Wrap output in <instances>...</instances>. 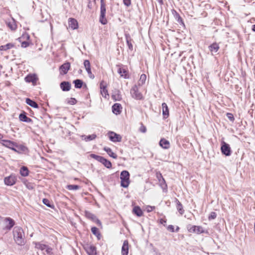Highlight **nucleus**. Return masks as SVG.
I'll use <instances>...</instances> for the list:
<instances>
[{"label":"nucleus","mask_w":255,"mask_h":255,"mask_svg":"<svg viewBox=\"0 0 255 255\" xmlns=\"http://www.w3.org/2000/svg\"><path fill=\"white\" fill-rule=\"evenodd\" d=\"M13 238L15 243L19 246L25 244V235L22 229L19 227H15L13 230Z\"/></svg>","instance_id":"nucleus-1"},{"label":"nucleus","mask_w":255,"mask_h":255,"mask_svg":"<svg viewBox=\"0 0 255 255\" xmlns=\"http://www.w3.org/2000/svg\"><path fill=\"white\" fill-rule=\"evenodd\" d=\"M121 185L123 187L127 188L129 184V173L128 171L124 170L120 175Z\"/></svg>","instance_id":"nucleus-2"},{"label":"nucleus","mask_w":255,"mask_h":255,"mask_svg":"<svg viewBox=\"0 0 255 255\" xmlns=\"http://www.w3.org/2000/svg\"><path fill=\"white\" fill-rule=\"evenodd\" d=\"M187 229L189 232L200 234L202 233L208 234L207 230H205L203 228L200 226L188 225Z\"/></svg>","instance_id":"nucleus-3"},{"label":"nucleus","mask_w":255,"mask_h":255,"mask_svg":"<svg viewBox=\"0 0 255 255\" xmlns=\"http://www.w3.org/2000/svg\"><path fill=\"white\" fill-rule=\"evenodd\" d=\"M221 152L223 154L229 156L231 155L232 150L230 146L224 141L221 142Z\"/></svg>","instance_id":"nucleus-4"},{"label":"nucleus","mask_w":255,"mask_h":255,"mask_svg":"<svg viewBox=\"0 0 255 255\" xmlns=\"http://www.w3.org/2000/svg\"><path fill=\"white\" fill-rule=\"evenodd\" d=\"M130 94L132 97L136 100H141L143 98L142 95L139 92L138 85H134L130 90Z\"/></svg>","instance_id":"nucleus-5"},{"label":"nucleus","mask_w":255,"mask_h":255,"mask_svg":"<svg viewBox=\"0 0 255 255\" xmlns=\"http://www.w3.org/2000/svg\"><path fill=\"white\" fill-rule=\"evenodd\" d=\"M108 135L109 139L114 142H121L122 141V137L121 135L114 131H109Z\"/></svg>","instance_id":"nucleus-6"},{"label":"nucleus","mask_w":255,"mask_h":255,"mask_svg":"<svg viewBox=\"0 0 255 255\" xmlns=\"http://www.w3.org/2000/svg\"><path fill=\"white\" fill-rule=\"evenodd\" d=\"M16 180V177L13 174H11L10 175L4 178V182L5 185L7 186H12L15 183Z\"/></svg>","instance_id":"nucleus-7"},{"label":"nucleus","mask_w":255,"mask_h":255,"mask_svg":"<svg viewBox=\"0 0 255 255\" xmlns=\"http://www.w3.org/2000/svg\"><path fill=\"white\" fill-rule=\"evenodd\" d=\"M84 65L89 75V77L91 79H93L94 78V76L92 74L91 70V64L90 61L88 60H85L84 61Z\"/></svg>","instance_id":"nucleus-8"},{"label":"nucleus","mask_w":255,"mask_h":255,"mask_svg":"<svg viewBox=\"0 0 255 255\" xmlns=\"http://www.w3.org/2000/svg\"><path fill=\"white\" fill-rule=\"evenodd\" d=\"M85 215L87 218L91 219L93 221L96 222L97 224H99L100 225H101V221L98 219H97L96 216L93 214L89 212L86 211Z\"/></svg>","instance_id":"nucleus-9"},{"label":"nucleus","mask_w":255,"mask_h":255,"mask_svg":"<svg viewBox=\"0 0 255 255\" xmlns=\"http://www.w3.org/2000/svg\"><path fill=\"white\" fill-rule=\"evenodd\" d=\"M4 221L5 224L4 228L6 230H10L14 225V221L9 218L5 219Z\"/></svg>","instance_id":"nucleus-10"},{"label":"nucleus","mask_w":255,"mask_h":255,"mask_svg":"<svg viewBox=\"0 0 255 255\" xmlns=\"http://www.w3.org/2000/svg\"><path fill=\"white\" fill-rule=\"evenodd\" d=\"M7 26L11 30H14L16 29L17 25L14 19L11 18L5 21Z\"/></svg>","instance_id":"nucleus-11"},{"label":"nucleus","mask_w":255,"mask_h":255,"mask_svg":"<svg viewBox=\"0 0 255 255\" xmlns=\"http://www.w3.org/2000/svg\"><path fill=\"white\" fill-rule=\"evenodd\" d=\"M122 107L120 104L116 103L112 106V111L114 114L118 115L121 114Z\"/></svg>","instance_id":"nucleus-12"},{"label":"nucleus","mask_w":255,"mask_h":255,"mask_svg":"<svg viewBox=\"0 0 255 255\" xmlns=\"http://www.w3.org/2000/svg\"><path fill=\"white\" fill-rule=\"evenodd\" d=\"M69 27L72 29L78 28V24L77 21L73 18H70L68 20Z\"/></svg>","instance_id":"nucleus-13"},{"label":"nucleus","mask_w":255,"mask_h":255,"mask_svg":"<svg viewBox=\"0 0 255 255\" xmlns=\"http://www.w3.org/2000/svg\"><path fill=\"white\" fill-rule=\"evenodd\" d=\"M70 64L69 62L65 63L60 67L61 73H62L63 74H67L70 69Z\"/></svg>","instance_id":"nucleus-14"},{"label":"nucleus","mask_w":255,"mask_h":255,"mask_svg":"<svg viewBox=\"0 0 255 255\" xmlns=\"http://www.w3.org/2000/svg\"><path fill=\"white\" fill-rule=\"evenodd\" d=\"M60 86L63 91H68L71 89V84L69 82H62L60 84Z\"/></svg>","instance_id":"nucleus-15"},{"label":"nucleus","mask_w":255,"mask_h":255,"mask_svg":"<svg viewBox=\"0 0 255 255\" xmlns=\"http://www.w3.org/2000/svg\"><path fill=\"white\" fill-rule=\"evenodd\" d=\"M128 241H124L122 248V255H128Z\"/></svg>","instance_id":"nucleus-16"},{"label":"nucleus","mask_w":255,"mask_h":255,"mask_svg":"<svg viewBox=\"0 0 255 255\" xmlns=\"http://www.w3.org/2000/svg\"><path fill=\"white\" fill-rule=\"evenodd\" d=\"M209 49L212 54L216 53L219 49V44L216 42L213 43L209 46Z\"/></svg>","instance_id":"nucleus-17"},{"label":"nucleus","mask_w":255,"mask_h":255,"mask_svg":"<svg viewBox=\"0 0 255 255\" xmlns=\"http://www.w3.org/2000/svg\"><path fill=\"white\" fill-rule=\"evenodd\" d=\"M159 145L164 149H168L170 147V143L169 141L164 139L161 138L159 141Z\"/></svg>","instance_id":"nucleus-18"},{"label":"nucleus","mask_w":255,"mask_h":255,"mask_svg":"<svg viewBox=\"0 0 255 255\" xmlns=\"http://www.w3.org/2000/svg\"><path fill=\"white\" fill-rule=\"evenodd\" d=\"M103 82H102L100 84L101 93L102 96L105 98H107L109 97L108 90L105 86L103 85Z\"/></svg>","instance_id":"nucleus-19"},{"label":"nucleus","mask_w":255,"mask_h":255,"mask_svg":"<svg viewBox=\"0 0 255 255\" xmlns=\"http://www.w3.org/2000/svg\"><path fill=\"white\" fill-rule=\"evenodd\" d=\"M172 13L173 14L174 18L177 20L180 24H184L183 20L179 14L174 9L172 10Z\"/></svg>","instance_id":"nucleus-20"},{"label":"nucleus","mask_w":255,"mask_h":255,"mask_svg":"<svg viewBox=\"0 0 255 255\" xmlns=\"http://www.w3.org/2000/svg\"><path fill=\"white\" fill-rule=\"evenodd\" d=\"M162 115L163 116L164 118L166 119L169 116L168 108L166 103H163L162 104Z\"/></svg>","instance_id":"nucleus-21"},{"label":"nucleus","mask_w":255,"mask_h":255,"mask_svg":"<svg viewBox=\"0 0 255 255\" xmlns=\"http://www.w3.org/2000/svg\"><path fill=\"white\" fill-rule=\"evenodd\" d=\"M97 137V135L95 134H92L91 135H82L81 136V137L82 140H84L86 141H89L92 140L96 138Z\"/></svg>","instance_id":"nucleus-22"},{"label":"nucleus","mask_w":255,"mask_h":255,"mask_svg":"<svg viewBox=\"0 0 255 255\" xmlns=\"http://www.w3.org/2000/svg\"><path fill=\"white\" fill-rule=\"evenodd\" d=\"M25 81L28 83H35L37 78L35 75H28L25 78Z\"/></svg>","instance_id":"nucleus-23"},{"label":"nucleus","mask_w":255,"mask_h":255,"mask_svg":"<svg viewBox=\"0 0 255 255\" xmlns=\"http://www.w3.org/2000/svg\"><path fill=\"white\" fill-rule=\"evenodd\" d=\"M133 213L138 217H141L143 215V212L139 206H135L132 210Z\"/></svg>","instance_id":"nucleus-24"},{"label":"nucleus","mask_w":255,"mask_h":255,"mask_svg":"<svg viewBox=\"0 0 255 255\" xmlns=\"http://www.w3.org/2000/svg\"><path fill=\"white\" fill-rule=\"evenodd\" d=\"M26 103L29 106L34 108H38L39 107L37 103L29 98L26 99Z\"/></svg>","instance_id":"nucleus-25"},{"label":"nucleus","mask_w":255,"mask_h":255,"mask_svg":"<svg viewBox=\"0 0 255 255\" xmlns=\"http://www.w3.org/2000/svg\"><path fill=\"white\" fill-rule=\"evenodd\" d=\"M87 252L89 255H96V249L94 246H91L87 249Z\"/></svg>","instance_id":"nucleus-26"},{"label":"nucleus","mask_w":255,"mask_h":255,"mask_svg":"<svg viewBox=\"0 0 255 255\" xmlns=\"http://www.w3.org/2000/svg\"><path fill=\"white\" fill-rule=\"evenodd\" d=\"M1 144L7 147H8L9 148L11 149L12 148V146H14V143L11 142V141L10 140H2L1 141Z\"/></svg>","instance_id":"nucleus-27"},{"label":"nucleus","mask_w":255,"mask_h":255,"mask_svg":"<svg viewBox=\"0 0 255 255\" xmlns=\"http://www.w3.org/2000/svg\"><path fill=\"white\" fill-rule=\"evenodd\" d=\"M126 39L128 49L132 51L133 50V46L131 43V39L129 34L126 35Z\"/></svg>","instance_id":"nucleus-28"},{"label":"nucleus","mask_w":255,"mask_h":255,"mask_svg":"<svg viewBox=\"0 0 255 255\" xmlns=\"http://www.w3.org/2000/svg\"><path fill=\"white\" fill-rule=\"evenodd\" d=\"M14 47V45L12 43H9L5 45H1L0 46V51H6Z\"/></svg>","instance_id":"nucleus-29"},{"label":"nucleus","mask_w":255,"mask_h":255,"mask_svg":"<svg viewBox=\"0 0 255 255\" xmlns=\"http://www.w3.org/2000/svg\"><path fill=\"white\" fill-rule=\"evenodd\" d=\"M176 208L177 210L180 214V215H182L184 213V210L183 209L182 205L177 199L176 200Z\"/></svg>","instance_id":"nucleus-30"},{"label":"nucleus","mask_w":255,"mask_h":255,"mask_svg":"<svg viewBox=\"0 0 255 255\" xmlns=\"http://www.w3.org/2000/svg\"><path fill=\"white\" fill-rule=\"evenodd\" d=\"M118 73L121 75V77H124L125 78H127V71L122 68L119 67L118 70Z\"/></svg>","instance_id":"nucleus-31"},{"label":"nucleus","mask_w":255,"mask_h":255,"mask_svg":"<svg viewBox=\"0 0 255 255\" xmlns=\"http://www.w3.org/2000/svg\"><path fill=\"white\" fill-rule=\"evenodd\" d=\"M104 150H105L109 156L113 157L114 159L117 158V155L114 152H113L112 150L109 147H105Z\"/></svg>","instance_id":"nucleus-32"},{"label":"nucleus","mask_w":255,"mask_h":255,"mask_svg":"<svg viewBox=\"0 0 255 255\" xmlns=\"http://www.w3.org/2000/svg\"><path fill=\"white\" fill-rule=\"evenodd\" d=\"M159 181L160 182V185L161 188L164 190L167 189V185L165 183V181L164 179L162 176L161 174H160V178H158Z\"/></svg>","instance_id":"nucleus-33"},{"label":"nucleus","mask_w":255,"mask_h":255,"mask_svg":"<svg viewBox=\"0 0 255 255\" xmlns=\"http://www.w3.org/2000/svg\"><path fill=\"white\" fill-rule=\"evenodd\" d=\"M146 79V76L144 74H142L140 75L139 80L138 82V86H140L144 84L145 82Z\"/></svg>","instance_id":"nucleus-34"},{"label":"nucleus","mask_w":255,"mask_h":255,"mask_svg":"<svg viewBox=\"0 0 255 255\" xmlns=\"http://www.w3.org/2000/svg\"><path fill=\"white\" fill-rule=\"evenodd\" d=\"M106 12H100L99 21L102 24H106L107 23V20L105 18Z\"/></svg>","instance_id":"nucleus-35"},{"label":"nucleus","mask_w":255,"mask_h":255,"mask_svg":"<svg viewBox=\"0 0 255 255\" xmlns=\"http://www.w3.org/2000/svg\"><path fill=\"white\" fill-rule=\"evenodd\" d=\"M20 173L21 176L25 177L28 175V170L25 166H22L20 170Z\"/></svg>","instance_id":"nucleus-36"},{"label":"nucleus","mask_w":255,"mask_h":255,"mask_svg":"<svg viewBox=\"0 0 255 255\" xmlns=\"http://www.w3.org/2000/svg\"><path fill=\"white\" fill-rule=\"evenodd\" d=\"M73 83L75 85V87L76 88L80 89L82 87L83 84V82L81 80L76 79L73 81Z\"/></svg>","instance_id":"nucleus-37"},{"label":"nucleus","mask_w":255,"mask_h":255,"mask_svg":"<svg viewBox=\"0 0 255 255\" xmlns=\"http://www.w3.org/2000/svg\"><path fill=\"white\" fill-rule=\"evenodd\" d=\"M101 163L105 165V166L108 168H111L112 167L111 162L105 158H103V159L101 161Z\"/></svg>","instance_id":"nucleus-38"},{"label":"nucleus","mask_w":255,"mask_h":255,"mask_svg":"<svg viewBox=\"0 0 255 255\" xmlns=\"http://www.w3.org/2000/svg\"><path fill=\"white\" fill-rule=\"evenodd\" d=\"M33 243L34 244L36 248L42 251L45 250L47 248V246L46 245L42 244L38 242H34Z\"/></svg>","instance_id":"nucleus-39"},{"label":"nucleus","mask_w":255,"mask_h":255,"mask_svg":"<svg viewBox=\"0 0 255 255\" xmlns=\"http://www.w3.org/2000/svg\"><path fill=\"white\" fill-rule=\"evenodd\" d=\"M91 232L98 238V239H100L101 234L97 228L95 227H92L91 228Z\"/></svg>","instance_id":"nucleus-40"},{"label":"nucleus","mask_w":255,"mask_h":255,"mask_svg":"<svg viewBox=\"0 0 255 255\" xmlns=\"http://www.w3.org/2000/svg\"><path fill=\"white\" fill-rule=\"evenodd\" d=\"M66 188L69 190H77L80 189V186L77 185H68Z\"/></svg>","instance_id":"nucleus-41"},{"label":"nucleus","mask_w":255,"mask_h":255,"mask_svg":"<svg viewBox=\"0 0 255 255\" xmlns=\"http://www.w3.org/2000/svg\"><path fill=\"white\" fill-rule=\"evenodd\" d=\"M42 201L43 204H45L47 207L50 208L53 207V205L51 204L50 201L48 199L44 198L43 199Z\"/></svg>","instance_id":"nucleus-42"},{"label":"nucleus","mask_w":255,"mask_h":255,"mask_svg":"<svg viewBox=\"0 0 255 255\" xmlns=\"http://www.w3.org/2000/svg\"><path fill=\"white\" fill-rule=\"evenodd\" d=\"M91 157H92L93 158L97 160V161L100 162L102 161V160L103 159V158H104L102 156H99V155H96V154H91Z\"/></svg>","instance_id":"nucleus-43"},{"label":"nucleus","mask_w":255,"mask_h":255,"mask_svg":"<svg viewBox=\"0 0 255 255\" xmlns=\"http://www.w3.org/2000/svg\"><path fill=\"white\" fill-rule=\"evenodd\" d=\"M100 12H106V8L105 3H104L103 0H101V8Z\"/></svg>","instance_id":"nucleus-44"},{"label":"nucleus","mask_w":255,"mask_h":255,"mask_svg":"<svg viewBox=\"0 0 255 255\" xmlns=\"http://www.w3.org/2000/svg\"><path fill=\"white\" fill-rule=\"evenodd\" d=\"M27 117L26 113L23 112L19 115V119L20 121L24 122Z\"/></svg>","instance_id":"nucleus-45"},{"label":"nucleus","mask_w":255,"mask_h":255,"mask_svg":"<svg viewBox=\"0 0 255 255\" xmlns=\"http://www.w3.org/2000/svg\"><path fill=\"white\" fill-rule=\"evenodd\" d=\"M217 217V214L214 212H212L209 216L208 219L209 220L214 219Z\"/></svg>","instance_id":"nucleus-46"},{"label":"nucleus","mask_w":255,"mask_h":255,"mask_svg":"<svg viewBox=\"0 0 255 255\" xmlns=\"http://www.w3.org/2000/svg\"><path fill=\"white\" fill-rule=\"evenodd\" d=\"M18 149L20 151V153H21L22 152H25L26 150H27V148H26V147H25L24 145H21L19 147H18Z\"/></svg>","instance_id":"nucleus-47"},{"label":"nucleus","mask_w":255,"mask_h":255,"mask_svg":"<svg viewBox=\"0 0 255 255\" xmlns=\"http://www.w3.org/2000/svg\"><path fill=\"white\" fill-rule=\"evenodd\" d=\"M29 42L26 41H24L21 42V46L23 48H26L29 46Z\"/></svg>","instance_id":"nucleus-48"},{"label":"nucleus","mask_w":255,"mask_h":255,"mask_svg":"<svg viewBox=\"0 0 255 255\" xmlns=\"http://www.w3.org/2000/svg\"><path fill=\"white\" fill-rule=\"evenodd\" d=\"M77 101L75 98H71L68 101V103L71 105H74L76 103Z\"/></svg>","instance_id":"nucleus-49"},{"label":"nucleus","mask_w":255,"mask_h":255,"mask_svg":"<svg viewBox=\"0 0 255 255\" xmlns=\"http://www.w3.org/2000/svg\"><path fill=\"white\" fill-rule=\"evenodd\" d=\"M139 131L142 133H145L146 131V128L143 125L139 128Z\"/></svg>","instance_id":"nucleus-50"},{"label":"nucleus","mask_w":255,"mask_h":255,"mask_svg":"<svg viewBox=\"0 0 255 255\" xmlns=\"http://www.w3.org/2000/svg\"><path fill=\"white\" fill-rule=\"evenodd\" d=\"M123 2L125 5L127 6H128L131 4V0H123Z\"/></svg>","instance_id":"nucleus-51"},{"label":"nucleus","mask_w":255,"mask_h":255,"mask_svg":"<svg viewBox=\"0 0 255 255\" xmlns=\"http://www.w3.org/2000/svg\"><path fill=\"white\" fill-rule=\"evenodd\" d=\"M227 117H228V119L230 121H233L234 120V116H233V115L232 114L227 113Z\"/></svg>","instance_id":"nucleus-52"},{"label":"nucleus","mask_w":255,"mask_h":255,"mask_svg":"<svg viewBox=\"0 0 255 255\" xmlns=\"http://www.w3.org/2000/svg\"><path fill=\"white\" fill-rule=\"evenodd\" d=\"M167 230L171 232H174V227L173 225H169L167 227Z\"/></svg>","instance_id":"nucleus-53"},{"label":"nucleus","mask_w":255,"mask_h":255,"mask_svg":"<svg viewBox=\"0 0 255 255\" xmlns=\"http://www.w3.org/2000/svg\"><path fill=\"white\" fill-rule=\"evenodd\" d=\"M45 249H46V252L48 254L50 255L52 254V249L51 248H50V247H48L47 246V248Z\"/></svg>","instance_id":"nucleus-54"},{"label":"nucleus","mask_w":255,"mask_h":255,"mask_svg":"<svg viewBox=\"0 0 255 255\" xmlns=\"http://www.w3.org/2000/svg\"><path fill=\"white\" fill-rule=\"evenodd\" d=\"M112 97H113V98L114 99H115V100H116V101H117V100L119 101V100H121V97H120V96L119 95H118L117 96V97H116V95H113V96H112Z\"/></svg>","instance_id":"nucleus-55"},{"label":"nucleus","mask_w":255,"mask_h":255,"mask_svg":"<svg viewBox=\"0 0 255 255\" xmlns=\"http://www.w3.org/2000/svg\"><path fill=\"white\" fill-rule=\"evenodd\" d=\"M154 209H155L154 206H148V207L147 208V211L148 212H150L152 211Z\"/></svg>","instance_id":"nucleus-56"},{"label":"nucleus","mask_w":255,"mask_h":255,"mask_svg":"<svg viewBox=\"0 0 255 255\" xmlns=\"http://www.w3.org/2000/svg\"><path fill=\"white\" fill-rule=\"evenodd\" d=\"M21 38H23V39L26 38L27 39H28L29 38V36L27 34H26L25 35H23L22 37L19 38L20 39H21Z\"/></svg>","instance_id":"nucleus-57"},{"label":"nucleus","mask_w":255,"mask_h":255,"mask_svg":"<svg viewBox=\"0 0 255 255\" xmlns=\"http://www.w3.org/2000/svg\"><path fill=\"white\" fill-rule=\"evenodd\" d=\"M31 122H32V120L28 117H27L26 119H25V120L24 121V122H26L27 123H31Z\"/></svg>","instance_id":"nucleus-58"},{"label":"nucleus","mask_w":255,"mask_h":255,"mask_svg":"<svg viewBox=\"0 0 255 255\" xmlns=\"http://www.w3.org/2000/svg\"><path fill=\"white\" fill-rule=\"evenodd\" d=\"M166 221L164 219H160V223L161 224H163L164 225V226H165V223H166Z\"/></svg>","instance_id":"nucleus-59"},{"label":"nucleus","mask_w":255,"mask_h":255,"mask_svg":"<svg viewBox=\"0 0 255 255\" xmlns=\"http://www.w3.org/2000/svg\"><path fill=\"white\" fill-rule=\"evenodd\" d=\"M11 149H12V150L14 151L15 152H18V153H20V151H19L18 149H16L15 148L13 147V146L12 147V148H11Z\"/></svg>","instance_id":"nucleus-60"},{"label":"nucleus","mask_w":255,"mask_h":255,"mask_svg":"<svg viewBox=\"0 0 255 255\" xmlns=\"http://www.w3.org/2000/svg\"><path fill=\"white\" fill-rule=\"evenodd\" d=\"M252 30L253 31H255V24H254L253 26H252Z\"/></svg>","instance_id":"nucleus-61"},{"label":"nucleus","mask_w":255,"mask_h":255,"mask_svg":"<svg viewBox=\"0 0 255 255\" xmlns=\"http://www.w3.org/2000/svg\"><path fill=\"white\" fill-rule=\"evenodd\" d=\"M157 1H158V2L160 4H163V0H156Z\"/></svg>","instance_id":"nucleus-62"},{"label":"nucleus","mask_w":255,"mask_h":255,"mask_svg":"<svg viewBox=\"0 0 255 255\" xmlns=\"http://www.w3.org/2000/svg\"><path fill=\"white\" fill-rule=\"evenodd\" d=\"M179 227L177 226V227H176V230H175V232H178L179 231Z\"/></svg>","instance_id":"nucleus-63"},{"label":"nucleus","mask_w":255,"mask_h":255,"mask_svg":"<svg viewBox=\"0 0 255 255\" xmlns=\"http://www.w3.org/2000/svg\"><path fill=\"white\" fill-rule=\"evenodd\" d=\"M3 137V135L0 133V139L2 138Z\"/></svg>","instance_id":"nucleus-64"}]
</instances>
